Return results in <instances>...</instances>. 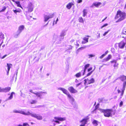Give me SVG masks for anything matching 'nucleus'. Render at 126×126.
Masks as SVG:
<instances>
[{
	"instance_id": "obj_1",
	"label": "nucleus",
	"mask_w": 126,
	"mask_h": 126,
	"mask_svg": "<svg viewBox=\"0 0 126 126\" xmlns=\"http://www.w3.org/2000/svg\"><path fill=\"white\" fill-rule=\"evenodd\" d=\"M100 110L101 112L103 113L104 116L108 117L112 116V112H113V114L114 115L116 111V110H113L112 109H101Z\"/></svg>"
},
{
	"instance_id": "obj_2",
	"label": "nucleus",
	"mask_w": 126,
	"mask_h": 126,
	"mask_svg": "<svg viewBox=\"0 0 126 126\" xmlns=\"http://www.w3.org/2000/svg\"><path fill=\"white\" fill-rule=\"evenodd\" d=\"M126 14L120 11H118L115 18H119L117 22H119L124 19L126 18Z\"/></svg>"
},
{
	"instance_id": "obj_3",
	"label": "nucleus",
	"mask_w": 126,
	"mask_h": 126,
	"mask_svg": "<svg viewBox=\"0 0 126 126\" xmlns=\"http://www.w3.org/2000/svg\"><path fill=\"white\" fill-rule=\"evenodd\" d=\"M126 87V82H125L123 83V86L122 89H118L117 91L118 93H120V98H122L124 94V91L125 90V88Z\"/></svg>"
},
{
	"instance_id": "obj_4",
	"label": "nucleus",
	"mask_w": 126,
	"mask_h": 126,
	"mask_svg": "<svg viewBox=\"0 0 126 126\" xmlns=\"http://www.w3.org/2000/svg\"><path fill=\"white\" fill-rule=\"evenodd\" d=\"M24 28V26L21 25L20 26L18 27V30L15 34L14 37L15 38L17 37L18 35H19L22 31L23 30Z\"/></svg>"
},
{
	"instance_id": "obj_5",
	"label": "nucleus",
	"mask_w": 126,
	"mask_h": 126,
	"mask_svg": "<svg viewBox=\"0 0 126 126\" xmlns=\"http://www.w3.org/2000/svg\"><path fill=\"white\" fill-rule=\"evenodd\" d=\"M84 84L85 85H86L88 84L94 83V82L95 80L93 78H92L90 79H85L84 80Z\"/></svg>"
},
{
	"instance_id": "obj_6",
	"label": "nucleus",
	"mask_w": 126,
	"mask_h": 126,
	"mask_svg": "<svg viewBox=\"0 0 126 126\" xmlns=\"http://www.w3.org/2000/svg\"><path fill=\"white\" fill-rule=\"evenodd\" d=\"M31 115L39 120H42L43 118L42 116L40 114L32 113L31 114Z\"/></svg>"
},
{
	"instance_id": "obj_7",
	"label": "nucleus",
	"mask_w": 126,
	"mask_h": 126,
	"mask_svg": "<svg viewBox=\"0 0 126 126\" xmlns=\"http://www.w3.org/2000/svg\"><path fill=\"white\" fill-rule=\"evenodd\" d=\"M54 118L56 120L54 121V122L58 124H60V122L59 121H65L66 119L65 117H55Z\"/></svg>"
},
{
	"instance_id": "obj_8",
	"label": "nucleus",
	"mask_w": 126,
	"mask_h": 126,
	"mask_svg": "<svg viewBox=\"0 0 126 126\" xmlns=\"http://www.w3.org/2000/svg\"><path fill=\"white\" fill-rule=\"evenodd\" d=\"M34 8V6L33 4L31 2L29 3L27 8L28 10V11L29 12H32Z\"/></svg>"
},
{
	"instance_id": "obj_9",
	"label": "nucleus",
	"mask_w": 126,
	"mask_h": 126,
	"mask_svg": "<svg viewBox=\"0 0 126 126\" xmlns=\"http://www.w3.org/2000/svg\"><path fill=\"white\" fill-rule=\"evenodd\" d=\"M46 93L44 92H37L36 93H34L33 94L36 95V96L41 98L44 96V94H46Z\"/></svg>"
},
{
	"instance_id": "obj_10",
	"label": "nucleus",
	"mask_w": 126,
	"mask_h": 126,
	"mask_svg": "<svg viewBox=\"0 0 126 126\" xmlns=\"http://www.w3.org/2000/svg\"><path fill=\"white\" fill-rule=\"evenodd\" d=\"M126 44V41H122L118 43V47L121 49L123 48Z\"/></svg>"
},
{
	"instance_id": "obj_11",
	"label": "nucleus",
	"mask_w": 126,
	"mask_h": 126,
	"mask_svg": "<svg viewBox=\"0 0 126 126\" xmlns=\"http://www.w3.org/2000/svg\"><path fill=\"white\" fill-rule=\"evenodd\" d=\"M14 112L16 113H20L25 115L29 114L30 113V112L28 111H26L22 110H20L19 111L15 110L14 111Z\"/></svg>"
},
{
	"instance_id": "obj_12",
	"label": "nucleus",
	"mask_w": 126,
	"mask_h": 126,
	"mask_svg": "<svg viewBox=\"0 0 126 126\" xmlns=\"http://www.w3.org/2000/svg\"><path fill=\"white\" fill-rule=\"evenodd\" d=\"M111 63L113 64V67L115 68H117L118 67V64L117 63V61L115 60H113L110 62Z\"/></svg>"
},
{
	"instance_id": "obj_13",
	"label": "nucleus",
	"mask_w": 126,
	"mask_h": 126,
	"mask_svg": "<svg viewBox=\"0 0 126 126\" xmlns=\"http://www.w3.org/2000/svg\"><path fill=\"white\" fill-rule=\"evenodd\" d=\"M87 122V119L84 118L82 119L80 121V122L81 123V124L80 126H84Z\"/></svg>"
},
{
	"instance_id": "obj_14",
	"label": "nucleus",
	"mask_w": 126,
	"mask_h": 126,
	"mask_svg": "<svg viewBox=\"0 0 126 126\" xmlns=\"http://www.w3.org/2000/svg\"><path fill=\"white\" fill-rule=\"evenodd\" d=\"M119 78L120 80L123 82V83L126 82V76L124 75H122L120 76Z\"/></svg>"
},
{
	"instance_id": "obj_15",
	"label": "nucleus",
	"mask_w": 126,
	"mask_h": 126,
	"mask_svg": "<svg viewBox=\"0 0 126 126\" xmlns=\"http://www.w3.org/2000/svg\"><path fill=\"white\" fill-rule=\"evenodd\" d=\"M68 90L71 93H75L77 92V91L72 86L69 87Z\"/></svg>"
},
{
	"instance_id": "obj_16",
	"label": "nucleus",
	"mask_w": 126,
	"mask_h": 126,
	"mask_svg": "<svg viewBox=\"0 0 126 126\" xmlns=\"http://www.w3.org/2000/svg\"><path fill=\"white\" fill-rule=\"evenodd\" d=\"M90 65V64H87L85 65L84 70H82L81 71V72H82V75H84L86 69Z\"/></svg>"
},
{
	"instance_id": "obj_17",
	"label": "nucleus",
	"mask_w": 126,
	"mask_h": 126,
	"mask_svg": "<svg viewBox=\"0 0 126 126\" xmlns=\"http://www.w3.org/2000/svg\"><path fill=\"white\" fill-rule=\"evenodd\" d=\"M53 17V15L50 16L45 15L44 16V19L45 21H47L50 18H51Z\"/></svg>"
},
{
	"instance_id": "obj_18",
	"label": "nucleus",
	"mask_w": 126,
	"mask_h": 126,
	"mask_svg": "<svg viewBox=\"0 0 126 126\" xmlns=\"http://www.w3.org/2000/svg\"><path fill=\"white\" fill-rule=\"evenodd\" d=\"M125 35H126V30L124 29L123 30L122 34L121 36L126 39V37L125 36Z\"/></svg>"
},
{
	"instance_id": "obj_19",
	"label": "nucleus",
	"mask_w": 126,
	"mask_h": 126,
	"mask_svg": "<svg viewBox=\"0 0 126 126\" xmlns=\"http://www.w3.org/2000/svg\"><path fill=\"white\" fill-rule=\"evenodd\" d=\"M59 89L62 91L66 95L68 93V92L67 90L64 88H59Z\"/></svg>"
},
{
	"instance_id": "obj_20",
	"label": "nucleus",
	"mask_w": 126,
	"mask_h": 126,
	"mask_svg": "<svg viewBox=\"0 0 126 126\" xmlns=\"http://www.w3.org/2000/svg\"><path fill=\"white\" fill-rule=\"evenodd\" d=\"M74 5L73 3L71 2L69 3L66 5V8L68 9H70L71 8L72 5Z\"/></svg>"
},
{
	"instance_id": "obj_21",
	"label": "nucleus",
	"mask_w": 126,
	"mask_h": 126,
	"mask_svg": "<svg viewBox=\"0 0 126 126\" xmlns=\"http://www.w3.org/2000/svg\"><path fill=\"white\" fill-rule=\"evenodd\" d=\"M11 89V88L10 87H6L4 88H3V92L6 93L10 91Z\"/></svg>"
},
{
	"instance_id": "obj_22",
	"label": "nucleus",
	"mask_w": 126,
	"mask_h": 126,
	"mask_svg": "<svg viewBox=\"0 0 126 126\" xmlns=\"http://www.w3.org/2000/svg\"><path fill=\"white\" fill-rule=\"evenodd\" d=\"M111 58V55L110 54L106 58L104 59L103 60L104 62H106L109 61Z\"/></svg>"
},
{
	"instance_id": "obj_23",
	"label": "nucleus",
	"mask_w": 126,
	"mask_h": 126,
	"mask_svg": "<svg viewBox=\"0 0 126 126\" xmlns=\"http://www.w3.org/2000/svg\"><path fill=\"white\" fill-rule=\"evenodd\" d=\"M101 4V3L100 2L94 3L91 6V7H93L94 6H95L96 7H98Z\"/></svg>"
},
{
	"instance_id": "obj_24",
	"label": "nucleus",
	"mask_w": 126,
	"mask_h": 126,
	"mask_svg": "<svg viewBox=\"0 0 126 126\" xmlns=\"http://www.w3.org/2000/svg\"><path fill=\"white\" fill-rule=\"evenodd\" d=\"M66 32L65 31H62L61 33L60 37H61V39H63L64 38V36L65 35Z\"/></svg>"
},
{
	"instance_id": "obj_25",
	"label": "nucleus",
	"mask_w": 126,
	"mask_h": 126,
	"mask_svg": "<svg viewBox=\"0 0 126 126\" xmlns=\"http://www.w3.org/2000/svg\"><path fill=\"white\" fill-rule=\"evenodd\" d=\"M7 64L8 67L7 73H8L9 71L10 68L12 66V65L11 64H9L8 63H7Z\"/></svg>"
},
{
	"instance_id": "obj_26",
	"label": "nucleus",
	"mask_w": 126,
	"mask_h": 126,
	"mask_svg": "<svg viewBox=\"0 0 126 126\" xmlns=\"http://www.w3.org/2000/svg\"><path fill=\"white\" fill-rule=\"evenodd\" d=\"M99 103H98L95 106V109L92 111V113H94V111L97 109H98L99 107Z\"/></svg>"
},
{
	"instance_id": "obj_27",
	"label": "nucleus",
	"mask_w": 126,
	"mask_h": 126,
	"mask_svg": "<svg viewBox=\"0 0 126 126\" xmlns=\"http://www.w3.org/2000/svg\"><path fill=\"white\" fill-rule=\"evenodd\" d=\"M15 93L14 92H12L11 93L10 96L8 98V99L9 100L11 99L13 97V94H15Z\"/></svg>"
},
{
	"instance_id": "obj_28",
	"label": "nucleus",
	"mask_w": 126,
	"mask_h": 126,
	"mask_svg": "<svg viewBox=\"0 0 126 126\" xmlns=\"http://www.w3.org/2000/svg\"><path fill=\"white\" fill-rule=\"evenodd\" d=\"M17 4V6L20 7L23 9L22 7L21 6V5L20 4V1H17L15 2Z\"/></svg>"
},
{
	"instance_id": "obj_29",
	"label": "nucleus",
	"mask_w": 126,
	"mask_h": 126,
	"mask_svg": "<svg viewBox=\"0 0 126 126\" xmlns=\"http://www.w3.org/2000/svg\"><path fill=\"white\" fill-rule=\"evenodd\" d=\"M98 121L95 120H94L92 122V124L94 126H97L98 125Z\"/></svg>"
},
{
	"instance_id": "obj_30",
	"label": "nucleus",
	"mask_w": 126,
	"mask_h": 126,
	"mask_svg": "<svg viewBox=\"0 0 126 126\" xmlns=\"http://www.w3.org/2000/svg\"><path fill=\"white\" fill-rule=\"evenodd\" d=\"M5 38L4 35L1 32L0 33V39H3Z\"/></svg>"
},
{
	"instance_id": "obj_31",
	"label": "nucleus",
	"mask_w": 126,
	"mask_h": 126,
	"mask_svg": "<svg viewBox=\"0 0 126 126\" xmlns=\"http://www.w3.org/2000/svg\"><path fill=\"white\" fill-rule=\"evenodd\" d=\"M108 52V51H107L104 54H102L101 56L100 57V59L102 58L103 57H104L105 56H106Z\"/></svg>"
},
{
	"instance_id": "obj_32",
	"label": "nucleus",
	"mask_w": 126,
	"mask_h": 126,
	"mask_svg": "<svg viewBox=\"0 0 126 126\" xmlns=\"http://www.w3.org/2000/svg\"><path fill=\"white\" fill-rule=\"evenodd\" d=\"M78 20L79 22L81 23H83L84 20L82 17H79Z\"/></svg>"
},
{
	"instance_id": "obj_33",
	"label": "nucleus",
	"mask_w": 126,
	"mask_h": 126,
	"mask_svg": "<svg viewBox=\"0 0 126 126\" xmlns=\"http://www.w3.org/2000/svg\"><path fill=\"white\" fill-rule=\"evenodd\" d=\"M75 76L77 78H79L81 76V72H79L77 73L75 75Z\"/></svg>"
},
{
	"instance_id": "obj_34",
	"label": "nucleus",
	"mask_w": 126,
	"mask_h": 126,
	"mask_svg": "<svg viewBox=\"0 0 126 126\" xmlns=\"http://www.w3.org/2000/svg\"><path fill=\"white\" fill-rule=\"evenodd\" d=\"M86 9H84L83 11V16H86L87 12H86Z\"/></svg>"
},
{
	"instance_id": "obj_35",
	"label": "nucleus",
	"mask_w": 126,
	"mask_h": 126,
	"mask_svg": "<svg viewBox=\"0 0 126 126\" xmlns=\"http://www.w3.org/2000/svg\"><path fill=\"white\" fill-rule=\"evenodd\" d=\"M68 97L70 99L72 100H73V98L71 96V95L68 93L67 94H66Z\"/></svg>"
},
{
	"instance_id": "obj_36",
	"label": "nucleus",
	"mask_w": 126,
	"mask_h": 126,
	"mask_svg": "<svg viewBox=\"0 0 126 126\" xmlns=\"http://www.w3.org/2000/svg\"><path fill=\"white\" fill-rule=\"evenodd\" d=\"M37 102V101L35 100H32L31 101L30 103V104H36V103Z\"/></svg>"
},
{
	"instance_id": "obj_37",
	"label": "nucleus",
	"mask_w": 126,
	"mask_h": 126,
	"mask_svg": "<svg viewBox=\"0 0 126 126\" xmlns=\"http://www.w3.org/2000/svg\"><path fill=\"white\" fill-rule=\"evenodd\" d=\"M91 37V36L87 35L86 36H85L83 38V39H88L89 38H90Z\"/></svg>"
},
{
	"instance_id": "obj_38",
	"label": "nucleus",
	"mask_w": 126,
	"mask_h": 126,
	"mask_svg": "<svg viewBox=\"0 0 126 126\" xmlns=\"http://www.w3.org/2000/svg\"><path fill=\"white\" fill-rule=\"evenodd\" d=\"M88 56H89V58H92L93 57H94L95 56V55L93 54H90Z\"/></svg>"
},
{
	"instance_id": "obj_39",
	"label": "nucleus",
	"mask_w": 126,
	"mask_h": 126,
	"mask_svg": "<svg viewBox=\"0 0 126 126\" xmlns=\"http://www.w3.org/2000/svg\"><path fill=\"white\" fill-rule=\"evenodd\" d=\"M6 7L5 6H4L3 7V8L2 9V10L0 11L1 12H2L4 11L6 9Z\"/></svg>"
},
{
	"instance_id": "obj_40",
	"label": "nucleus",
	"mask_w": 126,
	"mask_h": 126,
	"mask_svg": "<svg viewBox=\"0 0 126 126\" xmlns=\"http://www.w3.org/2000/svg\"><path fill=\"white\" fill-rule=\"evenodd\" d=\"M88 42V40H84L82 42V44H85Z\"/></svg>"
},
{
	"instance_id": "obj_41",
	"label": "nucleus",
	"mask_w": 126,
	"mask_h": 126,
	"mask_svg": "<svg viewBox=\"0 0 126 126\" xmlns=\"http://www.w3.org/2000/svg\"><path fill=\"white\" fill-rule=\"evenodd\" d=\"M23 126H29L28 124L27 123H23Z\"/></svg>"
},
{
	"instance_id": "obj_42",
	"label": "nucleus",
	"mask_w": 126,
	"mask_h": 126,
	"mask_svg": "<svg viewBox=\"0 0 126 126\" xmlns=\"http://www.w3.org/2000/svg\"><path fill=\"white\" fill-rule=\"evenodd\" d=\"M15 13L16 14L17 12H20L19 11V10H13Z\"/></svg>"
},
{
	"instance_id": "obj_43",
	"label": "nucleus",
	"mask_w": 126,
	"mask_h": 126,
	"mask_svg": "<svg viewBox=\"0 0 126 126\" xmlns=\"http://www.w3.org/2000/svg\"><path fill=\"white\" fill-rule=\"evenodd\" d=\"M123 105V102L122 101H121L120 103L119 104V106L120 107H121Z\"/></svg>"
},
{
	"instance_id": "obj_44",
	"label": "nucleus",
	"mask_w": 126,
	"mask_h": 126,
	"mask_svg": "<svg viewBox=\"0 0 126 126\" xmlns=\"http://www.w3.org/2000/svg\"><path fill=\"white\" fill-rule=\"evenodd\" d=\"M93 71H91L90 72L88 73L87 74V75H86V76H89L92 73Z\"/></svg>"
},
{
	"instance_id": "obj_45",
	"label": "nucleus",
	"mask_w": 126,
	"mask_h": 126,
	"mask_svg": "<svg viewBox=\"0 0 126 126\" xmlns=\"http://www.w3.org/2000/svg\"><path fill=\"white\" fill-rule=\"evenodd\" d=\"M109 31H110L109 30L108 31H107V32H105L103 34V35L104 36H105L108 33V32H109Z\"/></svg>"
},
{
	"instance_id": "obj_46",
	"label": "nucleus",
	"mask_w": 126,
	"mask_h": 126,
	"mask_svg": "<svg viewBox=\"0 0 126 126\" xmlns=\"http://www.w3.org/2000/svg\"><path fill=\"white\" fill-rule=\"evenodd\" d=\"M108 25V24L107 23H106L105 24H104L103 26H102L101 27V29H102L103 28L107 26Z\"/></svg>"
},
{
	"instance_id": "obj_47",
	"label": "nucleus",
	"mask_w": 126,
	"mask_h": 126,
	"mask_svg": "<svg viewBox=\"0 0 126 126\" xmlns=\"http://www.w3.org/2000/svg\"><path fill=\"white\" fill-rule=\"evenodd\" d=\"M9 54H8V55H7V54H5V55H4L2 57H1V59H4V58H5L6 57L7 55H8Z\"/></svg>"
},
{
	"instance_id": "obj_48",
	"label": "nucleus",
	"mask_w": 126,
	"mask_h": 126,
	"mask_svg": "<svg viewBox=\"0 0 126 126\" xmlns=\"http://www.w3.org/2000/svg\"><path fill=\"white\" fill-rule=\"evenodd\" d=\"M92 67H90L88 69L87 71L88 72H89L92 69Z\"/></svg>"
},
{
	"instance_id": "obj_49",
	"label": "nucleus",
	"mask_w": 126,
	"mask_h": 126,
	"mask_svg": "<svg viewBox=\"0 0 126 126\" xmlns=\"http://www.w3.org/2000/svg\"><path fill=\"white\" fill-rule=\"evenodd\" d=\"M0 92H3V88L0 87Z\"/></svg>"
},
{
	"instance_id": "obj_50",
	"label": "nucleus",
	"mask_w": 126,
	"mask_h": 126,
	"mask_svg": "<svg viewBox=\"0 0 126 126\" xmlns=\"http://www.w3.org/2000/svg\"><path fill=\"white\" fill-rule=\"evenodd\" d=\"M82 0H78V3H80L82 2Z\"/></svg>"
},
{
	"instance_id": "obj_51",
	"label": "nucleus",
	"mask_w": 126,
	"mask_h": 126,
	"mask_svg": "<svg viewBox=\"0 0 126 126\" xmlns=\"http://www.w3.org/2000/svg\"><path fill=\"white\" fill-rule=\"evenodd\" d=\"M124 0H120L119 1V3H123V2Z\"/></svg>"
},
{
	"instance_id": "obj_52",
	"label": "nucleus",
	"mask_w": 126,
	"mask_h": 126,
	"mask_svg": "<svg viewBox=\"0 0 126 126\" xmlns=\"http://www.w3.org/2000/svg\"><path fill=\"white\" fill-rule=\"evenodd\" d=\"M84 47H81L79 48V49H78V50H79V49H83L84 48Z\"/></svg>"
},
{
	"instance_id": "obj_53",
	"label": "nucleus",
	"mask_w": 126,
	"mask_h": 126,
	"mask_svg": "<svg viewBox=\"0 0 126 126\" xmlns=\"http://www.w3.org/2000/svg\"><path fill=\"white\" fill-rule=\"evenodd\" d=\"M58 20H58V18H57V19L56 22L55 23V24H57V22H58Z\"/></svg>"
},
{
	"instance_id": "obj_54",
	"label": "nucleus",
	"mask_w": 126,
	"mask_h": 126,
	"mask_svg": "<svg viewBox=\"0 0 126 126\" xmlns=\"http://www.w3.org/2000/svg\"><path fill=\"white\" fill-rule=\"evenodd\" d=\"M30 92L33 94V93H34V92H33V91L32 90H30Z\"/></svg>"
},
{
	"instance_id": "obj_55",
	"label": "nucleus",
	"mask_w": 126,
	"mask_h": 126,
	"mask_svg": "<svg viewBox=\"0 0 126 126\" xmlns=\"http://www.w3.org/2000/svg\"><path fill=\"white\" fill-rule=\"evenodd\" d=\"M80 83H79V84H77V86H78L79 85H80Z\"/></svg>"
},
{
	"instance_id": "obj_56",
	"label": "nucleus",
	"mask_w": 126,
	"mask_h": 126,
	"mask_svg": "<svg viewBox=\"0 0 126 126\" xmlns=\"http://www.w3.org/2000/svg\"><path fill=\"white\" fill-rule=\"evenodd\" d=\"M124 9H126V4L125 6Z\"/></svg>"
},
{
	"instance_id": "obj_57",
	"label": "nucleus",
	"mask_w": 126,
	"mask_h": 126,
	"mask_svg": "<svg viewBox=\"0 0 126 126\" xmlns=\"http://www.w3.org/2000/svg\"><path fill=\"white\" fill-rule=\"evenodd\" d=\"M18 126H23V125H21L19 124L18 125Z\"/></svg>"
},
{
	"instance_id": "obj_58",
	"label": "nucleus",
	"mask_w": 126,
	"mask_h": 126,
	"mask_svg": "<svg viewBox=\"0 0 126 126\" xmlns=\"http://www.w3.org/2000/svg\"><path fill=\"white\" fill-rule=\"evenodd\" d=\"M42 68H43V67H42L40 69V71H41L42 70Z\"/></svg>"
},
{
	"instance_id": "obj_59",
	"label": "nucleus",
	"mask_w": 126,
	"mask_h": 126,
	"mask_svg": "<svg viewBox=\"0 0 126 126\" xmlns=\"http://www.w3.org/2000/svg\"><path fill=\"white\" fill-rule=\"evenodd\" d=\"M49 74H47V76H49Z\"/></svg>"
},
{
	"instance_id": "obj_60",
	"label": "nucleus",
	"mask_w": 126,
	"mask_h": 126,
	"mask_svg": "<svg viewBox=\"0 0 126 126\" xmlns=\"http://www.w3.org/2000/svg\"><path fill=\"white\" fill-rule=\"evenodd\" d=\"M107 18V17H106L104 19V20H105Z\"/></svg>"
},
{
	"instance_id": "obj_61",
	"label": "nucleus",
	"mask_w": 126,
	"mask_h": 126,
	"mask_svg": "<svg viewBox=\"0 0 126 126\" xmlns=\"http://www.w3.org/2000/svg\"><path fill=\"white\" fill-rule=\"evenodd\" d=\"M1 99H0V104L1 103Z\"/></svg>"
},
{
	"instance_id": "obj_62",
	"label": "nucleus",
	"mask_w": 126,
	"mask_h": 126,
	"mask_svg": "<svg viewBox=\"0 0 126 126\" xmlns=\"http://www.w3.org/2000/svg\"><path fill=\"white\" fill-rule=\"evenodd\" d=\"M115 106H114L113 107V108H115Z\"/></svg>"
},
{
	"instance_id": "obj_63",
	"label": "nucleus",
	"mask_w": 126,
	"mask_h": 126,
	"mask_svg": "<svg viewBox=\"0 0 126 126\" xmlns=\"http://www.w3.org/2000/svg\"><path fill=\"white\" fill-rule=\"evenodd\" d=\"M48 23H47V24H46V25H46V26L47 25V24H48Z\"/></svg>"
},
{
	"instance_id": "obj_64",
	"label": "nucleus",
	"mask_w": 126,
	"mask_h": 126,
	"mask_svg": "<svg viewBox=\"0 0 126 126\" xmlns=\"http://www.w3.org/2000/svg\"><path fill=\"white\" fill-rule=\"evenodd\" d=\"M105 20H104V19H103L102 20V22H103Z\"/></svg>"
}]
</instances>
